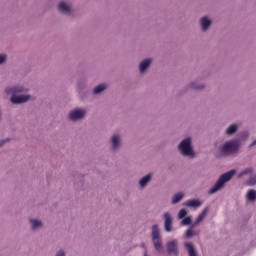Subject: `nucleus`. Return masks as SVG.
<instances>
[{
	"mask_svg": "<svg viewBox=\"0 0 256 256\" xmlns=\"http://www.w3.org/2000/svg\"><path fill=\"white\" fill-rule=\"evenodd\" d=\"M24 91L25 88H23V86L8 87L5 89L7 95H13L11 97V102L15 105H19V103H26V101H29V95L15 96L16 93H23Z\"/></svg>",
	"mask_w": 256,
	"mask_h": 256,
	"instance_id": "f257e3e1",
	"label": "nucleus"
},
{
	"mask_svg": "<svg viewBox=\"0 0 256 256\" xmlns=\"http://www.w3.org/2000/svg\"><path fill=\"white\" fill-rule=\"evenodd\" d=\"M236 171L235 170H230L229 172H226L220 176L216 184L209 190V195H213V193H217L219 189L227 183V181H231L233 179V175H235Z\"/></svg>",
	"mask_w": 256,
	"mask_h": 256,
	"instance_id": "f03ea898",
	"label": "nucleus"
},
{
	"mask_svg": "<svg viewBox=\"0 0 256 256\" xmlns=\"http://www.w3.org/2000/svg\"><path fill=\"white\" fill-rule=\"evenodd\" d=\"M237 151H239V140L228 141L220 147L221 155L225 156L234 155Z\"/></svg>",
	"mask_w": 256,
	"mask_h": 256,
	"instance_id": "7ed1b4c3",
	"label": "nucleus"
},
{
	"mask_svg": "<svg viewBox=\"0 0 256 256\" xmlns=\"http://www.w3.org/2000/svg\"><path fill=\"white\" fill-rule=\"evenodd\" d=\"M152 242L154 245V249L161 253L163 251V241L161 240V232L159 231V226H152Z\"/></svg>",
	"mask_w": 256,
	"mask_h": 256,
	"instance_id": "20e7f679",
	"label": "nucleus"
},
{
	"mask_svg": "<svg viewBox=\"0 0 256 256\" xmlns=\"http://www.w3.org/2000/svg\"><path fill=\"white\" fill-rule=\"evenodd\" d=\"M178 148L184 157H195V152L193 151V147H191V138L184 139Z\"/></svg>",
	"mask_w": 256,
	"mask_h": 256,
	"instance_id": "39448f33",
	"label": "nucleus"
},
{
	"mask_svg": "<svg viewBox=\"0 0 256 256\" xmlns=\"http://www.w3.org/2000/svg\"><path fill=\"white\" fill-rule=\"evenodd\" d=\"M166 249L168 255L179 256V243L177 242V240L167 242Z\"/></svg>",
	"mask_w": 256,
	"mask_h": 256,
	"instance_id": "423d86ee",
	"label": "nucleus"
},
{
	"mask_svg": "<svg viewBox=\"0 0 256 256\" xmlns=\"http://www.w3.org/2000/svg\"><path fill=\"white\" fill-rule=\"evenodd\" d=\"M85 113L86 112L83 109H76L70 112L69 119H71V121H77V119H83V117H85Z\"/></svg>",
	"mask_w": 256,
	"mask_h": 256,
	"instance_id": "0eeeda50",
	"label": "nucleus"
},
{
	"mask_svg": "<svg viewBox=\"0 0 256 256\" xmlns=\"http://www.w3.org/2000/svg\"><path fill=\"white\" fill-rule=\"evenodd\" d=\"M58 11L64 15H71V8L65 4V2H60L58 6Z\"/></svg>",
	"mask_w": 256,
	"mask_h": 256,
	"instance_id": "6e6552de",
	"label": "nucleus"
},
{
	"mask_svg": "<svg viewBox=\"0 0 256 256\" xmlns=\"http://www.w3.org/2000/svg\"><path fill=\"white\" fill-rule=\"evenodd\" d=\"M201 25H202L203 31H207L209 27H211V20L207 17H203L201 18Z\"/></svg>",
	"mask_w": 256,
	"mask_h": 256,
	"instance_id": "1a4fd4ad",
	"label": "nucleus"
},
{
	"mask_svg": "<svg viewBox=\"0 0 256 256\" xmlns=\"http://www.w3.org/2000/svg\"><path fill=\"white\" fill-rule=\"evenodd\" d=\"M184 205H185L186 207H201V201L192 199V200L186 201V202L184 203Z\"/></svg>",
	"mask_w": 256,
	"mask_h": 256,
	"instance_id": "9d476101",
	"label": "nucleus"
},
{
	"mask_svg": "<svg viewBox=\"0 0 256 256\" xmlns=\"http://www.w3.org/2000/svg\"><path fill=\"white\" fill-rule=\"evenodd\" d=\"M151 65V59H146L142 61L139 65L140 73H144V71Z\"/></svg>",
	"mask_w": 256,
	"mask_h": 256,
	"instance_id": "9b49d317",
	"label": "nucleus"
},
{
	"mask_svg": "<svg viewBox=\"0 0 256 256\" xmlns=\"http://www.w3.org/2000/svg\"><path fill=\"white\" fill-rule=\"evenodd\" d=\"M185 247L188 251L189 256H197V251H195V247H193V244L191 243H186Z\"/></svg>",
	"mask_w": 256,
	"mask_h": 256,
	"instance_id": "f8f14e48",
	"label": "nucleus"
},
{
	"mask_svg": "<svg viewBox=\"0 0 256 256\" xmlns=\"http://www.w3.org/2000/svg\"><path fill=\"white\" fill-rule=\"evenodd\" d=\"M181 199H183V193H177L174 195V197L172 198V203L173 205H176V203H179V201H181Z\"/></svg>",
	"mask_w": 256,
	"mask_h": 256,
	"instance_id": "ddd939ff",
	"label": "nucleus"
},
{
	"mask_svg": "<svg viewBox=\"0 0 256 256\" xmlns=\"http://www.w3.org/2000/svg\"><path fill=\"white\" fill-rule=\"evenodd\" d=\"M105 89H107V86L105 84H100L96 88H94V93H95V95H97V94L105 91Z\"/></svg>",
	"mask_w": 256,
	"mask_h": 256,
	"instance_id": "4468645a",
	"label": "nucleus"
},
{
	"mask_svg": "<svg viewBox=\"0 0 256 256\" xmlns=\"http://www.w3.org/2000/svg\"><path fill=\"white\" fill-rule=\"evenodd\" d=\"M194 227L195 225H192L190 229L186 231V237H188V239H190V237H195V235H197V232L193 230Z\"/></svg>",
	"mask_w": 256,
	"mask_h": 256,
	"instance_id": "2eb2a0df",
	"label": "nucleus"
},
{
	"mask_svg": "<svg viewBox=\"0 0 256 256\" xmlns=\"http://www.w3.org/2000/svg\"><path fill=\"white\" fill-rule=\"evenodd\" d=\"M148 181H151V174H148L145 177H143L142 179H140L141 187H145V185H147Z\"/></svg>",
	"mask_w": 256,
	"mask_h": 256,
	"instance_id": "dca6fc26",
	"label": "nucleus"
},
{
	"mask_svg": "<svg viewBox=\"0 0 256 256\" xmlns=\"http://www.w3.org/2000/svg\"><path fill=\"white\" fill-rule=\"evenodd\" d=\"M247 199H248V201H255L256 191L255 190H249L248 193H247Z\"/></svg>",
	"mask_w": 256,
	"mask_h": 256,
	"instance_id": "f3484780",
	"label": "nucleus"
},
{
	"mask_svg": "<svg viewBox=\"0 0 256 256\" xmlns=\"http://www.w3.org/2000/svg\"><path fill=\"white\" fill-rule=\"evenodd\" d=\"M207 208H205L202 212H201V214L197 217V219H196V223L197 224H199V223H201V221H203V219H205V216L207 215Z\"/></svg>",
	"mask_w": 256,
	"mask_h": 256,
	"instance_id": "a211bd4d",
	"label": "nucleus"
},
{
	"mask_svg": "<svg viewBox=\"0 0 256 256\" xmlns=\"http://www.w3.org/2000/svg\"><path fill=\"white\" fill-rule=\"evenodd\" d=\"M112 145L113 149H117V147H119V135L112 136Z\"/></svg>",
	"mask_w": 256,
	"mask_h": 256,
	"instance_id": "6ab92c4d",
	"label": "nucleus"
},
{
	"mask_svg": "<svg viewBox=\"0 0 256 256\" xmlns=\"http://www.w3.org/2000/svg\"><path fill=\"white\" fill-rule=\"evenodd\" d=\"M237 131V125L232 124L227 130L226 133L227 135H233Z\"/></svg>",
	"mask_w": 256,
	"mask_h": 256,
	"instance_id": "aec40b11",
	"label": "nucleus"
},
{
	"mask_svg": "<svg viewBox=\"0 0 256 256\" xmlns=\"http://www.w3.org/2000/svg\"><path fill=\"white\" fill-rule=\"evenodd\" d=\"M164 219H165L164 225H171V223L173 222V219L171 218V214L169 213L164 214Z\"/></svg>",
	"mask_w": 256,
	"mask_h": 256,
	"instance_id": "412c9836",
	"label": "nucleus"
},
{
	"mask_svg": "<svg viewBox=\"0 0 256 256\" xmlns=\"http://www.w3.org/2000/svg\"><path fill=\"white\" fill-rule=\"evenodd\" d=\"M191 223H192L191 216H188L182 220L181 225H191Z\"/></svg>",
	"mask_w": 256,
	"mask_h": 256,
	"instance_id": "4be33fe9",
	"label": "nucleus"
},
{
	"mask_svg": "<svg viewBox=\"0 0 256 256\" xmlns=\"http://www.w3.org/2000/svg\"><path fill=\"white\" fill-rule=\"evenodd\" d=\"M186 215H187V210H185V209H181L178 213L179 219H184L186 217Z\"/></svg>",
	"mask_w": 256,
	"mask_h": 256,
	"instance_id": "5701e85b",
	"label": "nucleus"
},
{
	"mask_svg": "<svg viewBox=\"0 0 256 256\" xmlns=\"http://www.w3.org/2000/svg\"><path fill=\"white\" fill-rule=\"evenodd\" d=\"M249 173H253V170L251 168L245 169L239 174V177H243V175H247Z\"/></svg>",
	"mask_w": 256,
	"mask_h": 256,
	"instance_id": "b1692460",
	"label": "nucleus"
},
{
	"mask_svg": "<svg viewBox=\"0 0 256 256\" xmlns=\"http://www.w3.org/2000/svg\"><path fill=\"white\" fill-rule=\"evenodd\" d=\"M41 229V225H32L30 231L37 232Z\"/></svg>",
	"mask_w": 256,
	"mask_h": 256,
	"instance_id": "393cba45",
	"label": "nucleus"
},
{
	"mask_svg": "<svg viewBox=\"0 0 256 256\" xmlns=\"http://www.w3.org/2000/svg\"><path fill=\"white\" fill-rule=\"evenodd\" d=\"M55 256H67V253H65V250L60 249L55 253Z\"/></svg>",
	"mask_w": 256,
	"mask_h": 256,
	"instance_id": "a878e982",
	"label": "nucleus"
},
{
	"mask_svg": "<svg viewBox=\"0 0 256 256\" xmlns=\"http://www.w3.org/2000/svg\"><path fill=\"white\" fill-rule=\"evenodd\" d=\"M6 59H7V55H5V54L0 55V65L2 63H5Z\"/></svg>",
	"mask_w": 256,
	"mask_h": 256,
	"instance_id": "bb28decb",
	"label": "nucleus"
},
{
	"mask_svg": "<svg viewBox=\"0 0 256 256\" xmlns=\"http://www.w3.org/2000/svg\"><path fill=\"white\" fill-rule=\"evenodd\" d=\"M256 184V176L250 178L248 185H255Z\"/></svg>",
	"mask_w": 256,
	"mask_h": 256,
	"instance_id": "cd10ccee",
	"label": "nucleus"
},
{
	"mask_svg": "<svg viewBox=\"0 0 256 256\" xmlns=\"http://www.w3.org/2000/svg\"><path fill=\"white\" fill-rule=\"evenodd\" d=\"M165 231H167L168 233L173 231V226L172 225H165Z\"/></svg>",
	"mask_w": 256,
	"mask_h": 256,
	"instance_id": "c85d7f7f",
	"label": "nucleus"
},
{
	"mask_svg": "<svg viewBox=\"0 0 256 256\" xmlns=\"http://www.w3.org/2000/svg\"><path fill=\"white\" fill-rule=\"evenodd\" d=\"M141 247H142V249H144V256H149V255L147 254V246H145V243H142V244H141Z\"/></svg>",
	"mask_w": 256,
	"mask_h": 256,
	"instance_id": "c756f323",
	"label": "nucleus"
},
{
	"mask_svg": "<svg viewBox=\"0 0 256 256\" xmlns=\"http://www.w3.org/2000/svg\"><path fill=\"white\" fill-rule=\"evenodd\" d=\"M190 87L192 88V89H203V86H196L195 84H190Z\"/></svg>",
	"mask_w": 256,
	"mask_h": 256,
	"instance_id": "7c9ffc66",
	"label": "nucleus"
},
{
	"mask_svg": "<svg viewBox=\"0 0 256 256\" xmlns=\"http://www.w3.org/2000/svg\"><path fill=\"white\" fill-rule=\"evenodd\" d=\"M32 225H41V221L39 220H31Z\"/></svg>",
	"mask_w": 256,
	"mask_h": 256,
	"instance_id": "2f4dec72",
	"label": "nucleus"
},
{
	"mask_svg": "<svg viewBox=\"0 0 256 256\" xmlns=\"http://www.w3.org/2000/svg\"><path fill=\"white\" fill-rule=\"evenodd\" d=\"M5 145V140L0 141V147H3Z\"/></svg>",
	"mask_w": 256,
	"mask_h": 256,
	"instance_id": "473e14b6",
	"label": "nucleus"
},
{
	"mask_svg": "<svg viewBox=\"0 0 256 256\" xmlns=\"http://www.w3.org/2000/svg\"><path fill=\"white\" fill-rule=\"evenodd\" d=\"M253 145H256V140L251 144V147H253Z\"/></svg>",
	"mask_w": 256,
	"mask_h": 256,
	"instance_id": "72a5a7b5",
	"label": "nucleus"
}]
</instances>
